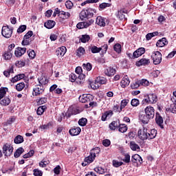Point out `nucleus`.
<instances>
[{"label": "nucleus", "mask_w": 176, "mask_h": 176, "mask_svg": "<svg viewBox=\"0 0 176 176\" xmlns=\"http://www.w3.org/2000/svg\"><path fill=\"white\" fill-rule=\"evenodd\" d=\"M65 6L67 9H72V7L74 6V3L71 1H67L65 3Z\"/></svg>", "instance_id": "338daca9"}, {"label": "nucleus", "mask_w": 176, "mask_h": 176, "mask_svg": "<svg viewBox=\"0 0 176 176\" xmlns=\"http://www.w3.org/2000/svg\"><path fill=\"white\" fill-rule=\"evenodd\" d=\"M115 52H116V53H121L122 52V45L119 43H117L114 45L113 47Z\"/></svg>", "instance_id": "5fc2aeb1"}, {"label": "nucleus", "mask_w": 176, "mask_h": 176, "mask_svg": "<svg viewBox=\"0 0 176 176\" xmlns=\"http://www.w3.org/2000/svg\"><path fill=\"white\" fill-rule=\"evenodd\" d=\"M6 91H8V88L6 87H1L0 88V100L6 96Z\"/></svg>", "instance_id": "58836bf2"}, {"label": "nucleus", "mask_w": 176, "mask_h": 176, "mask_svg": "<svg viewBox=\"0 0 176 176\" xmlns=\"http://www.w3.org/2000/svg\"><path fill=\"white\" fill-rule=\"evenodd\" d=\"M146 115L150 118V119H153L155 118V109L152 107H147L145 109Z\"/></svg>", "instance_id": "ddd939ff"}, {"label": "nucleus", "mask_w": 176, "mask_h": 176, "mask_svg": "<svg viewBox=\"0 0 176 176\" xmlns=\"http://www.w3.org/2000/svg\"><path fill=\"white\" fill-rule=\"evenodd\" d=\"M38 85L40 86H45V85H47L49 83V80H47V78L45 76H41L38 78Z\"/></svg>", "instance_id": "5701e85b"}, {"label": "nucleus", "mask_w": 176, "mask_h": 176, "mask_svg": "<svg viewBox=\"0 0 176 176\" xmlns=\"http://www.w3.org/2000/svg\"><path fill=\"white\" fill-rule=\"evenodd\" d=\"M118 130L120 131V133H126V131H127V125L124 124H121L118 126Z\"/></svg>", "instance_id": "a19ab883"}, {"label": "nucleus", "mask_w": 176, "mask_h": 176, "mask_svg": "<svg viewBox=\"0 0 176 176\" xmlns=\"http://www.w3.org/2000/svg\"><path fill=\"white\" fill-rule=\"evenodd\" d=\"M85 48L83 47H80L77 50H76V53H77V56H78V57H80V56H83V54H85Z\"/></svg>", "instance_id": "de8ad7c7"}, {"label": "nucleus", "mask_w": 176, "mask_h": 176, "mask_svg": "<svg viewBox=\"0 0 176 176\" xmlns=\"http://www.w3.org/2000/svg\"><path fill=\"white\" fill-rule=\"evenodd\" d=\"M45 91V87L42 85H37L33 89V96H41Z\"/></svg>", "instance_id": "1a4fd4ad"}, {"label": "nucleus", "mask_w": 176, "mask_h": 176, "mask_svg": "<svg viewBox=\"0 0 176 176\" xmlns=\"http://www.w3.org/2000/svg\"><path fill=\"white\" fill-rule=\"evenodd\" d=\"M45 109H46V106H40L36 111L37 115L38 116L43 115Z\"/></svg>", "instance_id": "a18cd8bd"}, {"label": "nucleus", "mask_w": 176, "mask_h": 176, "mask_svg": "<svg viewBox=\"0 0 176 176\" xmlns=\"http://www.w3.org/2000/svg\"><path fill=\"white\" fill-rule=\"evenodd\" d=\"M157 131L156 129H151L150 132H148V140H153L156 138Z\"/></svg>", "instance_id": "a878e982"}, {"label": "nucleus", "mask_w": 176, "mask_h": 176, "mask_svg": "<svg viewBox=\"0 0 176 176\" xmlns=\"http://www.w3.org/2000/svg\"><path fill=\"white\" fill-rule=\"evenodd\" d=\"M10 98H9L8 97H5L3 99L0 100V104L3 107H8V105L10 104Z\"/></svg>", "instance_id": "bb28decb"}, {"label": "nucleus", "mask_w": 176, "mask_h": 176, "mask_svg": "<svg viewBox=\"0 0 176 176\" xmlns=\"http://www.w3.org/2000/svg\"><path fill=\"white\" fill-rule=\"evenodd\" d=\"M140 86H149V81L146 79L139 80Z\"/></svg>", "instance_id": "864d4df0"}, {"label": "nucleus", "mask_w": 176, "mask_h": 176, "mask_svg": "<svg viewBox=\"0 0 176 176\" xmlns=\"http://www.w3.org/2000/svg\"><path fill=\"white\" fill-rule=\"evenodd\" d=\"M155 123L160 129H164L163 117L159 113H156L155 114Z\"/></svg>", "instance_id": "9b49d317"}, {"label": "nucleus", "mask_w": 176, "mask_h": 176, "mask_svg": "<svg viewBox=\"0 0 176 176\" xmlns=\"http://www.w3.org/2000/svg\"><path fill=\"white\" fill-rule=\"evenodd\" d=\"M25 30H27V25H21V26L17 29V32H18V34H22V32H23Z\"/></svg>", "instance_id": "680f3d73"}, {"label": "nucleus", "mask_w": 176, "mask_h": 176, "mask_svg": "<svg viewBox=\"0 0 176 176\" xmlns=\"http://www.w3.org/2000/svg\"><path fill=\"white\" fill-rule=\"evenodd\" d=\"M131 104L132 107H138L140 105V100L138 99H132Z\"/></svg>", "instance_id": "bf43d9fd"}, {"label": "nucleus", "mask_w": 176, "mask_h": 176, "mask_svg": "<svg viewBox=\"0 0 176 176\" xmlns=\"http://www.w3.org/2000/svg\"><path fill=\"white\" fill-rule=\"evenodd\" d=\"M159 35V32H153L152 33H148L146 35V39L147 41H151L153 36H157Z\"/></svg>", "instance_id": "72a5a7b5"}, {"label": "nucleus", "mask_w": 176, "mask_h": 176, "mask_svg": "<svg viewBox=\"0 0 176 176\" xmlns=\"http://www.w3.org/2000/svg\"><path fill=\"white\" fill-rule=\"evenodd\" d=\"M166 112H171L172 113H176V104H172L169 108L166 109Z\"/></svg>", "instance_id": "ea45409f"}, {"label": "nucleus", "mask_w": 176, "mask_h": 176, "mask_svg": "<svg viewBox=\"0 0 176 176\" xmlns=\"http://www.w3.org/2000/svg\"><path fill=\"white\" fill-rule=\"evenodd\" d=\"M122 160L124 162V163H130V155L125 154Z\"/></svg>", "instance_id": "774afa93"}, {"label": "nucleus", "mask_w": 176, "mask_h": 176, "mask_svg": "<svg viewBox=\"0 0 176 176\" xmlns=\"http://www.w3.org/2000/svg\"><path fill=\"white\" fill-rule=\"evenodd\" d=\"M119 127V124H118V121H113L110 124H109V129L111 130H116Z\"/></svg>", "instance_id": "37998d69"}, {"label": "nucleus", "mask_w": 176, "mask_h": 176, "mask_svg": "<svg viewBox=\"0 0 176 176\" xmlns=\"http://www.w3.org/2000/svg\"><path fill=\"white\" fill-rule=\"evenodd\" d=\"M78 100L80 102H82V104L90 102L91 101H93V96L90 94H83L79 97Z\"/></svg>", "instance_id": "6e6552de"}, {"label": "nucleus", "mask_w": 176, "mask_h": 176, "mask_svg": "<svg viewBox=\"0 0 176 176\" xmlns=\"http://www.w3.org/2000/svg\"><path fill=\"white\" fill-rule=\"evenodd\" d=\"M143 101L146 104H156L157 102V96L154 94H149Z\"/></svg>", "instance_id": "20e7f679"}, {"label": "nucleus", "mask_w": 176, "mask_h": 176, "mask_svg": "<svg viewBox=\"0 0 176 176\" xmlns=\"http://www.w3.org/2000/svg\"><path fill=\"white\" fill-rule=\"evenodd\" d=\"M82 67L87 70V71H91L92 66L90 64V63H87V64L84 63L82 65Z\"/></svg>", "instance_id": "0e129e2a"}, {"label": "nucleus", "mask_w": 176, "mask_h": 176, "mask_svg": "<svg viewBox=\"0 0 176 176\" xmlns=\"http://www.w3.org/2000/svg\"><path fill=\"white\" fill-rule=\"evenodd\" d=\"M82 129L80 127L72 128L69 131L70 135L75 136L80 134Z\"/></svg>", "instance_id": "a211bd4d"}, {"label": "nucleus", "mask_w": 176, "mask_h": 176, "mask_svg": "<svg viewBox=\"0 0 176 176\" xmlns=\"http://www.w3.org/2000/svg\"><path fill=\"white\" fill-rule=\"evenodd\" d=\"M69 80H70V82H75V80H78V76H76L74 73H72L69 75Z\"/></svg>", "instance_id": "4d7b16f0"}, {"label": "nucleus", "mask_w": 176, "mask_h": 176, "mask_svg": "<svg viewBox=\"0 0 176 176\" xmlns=\"http://www.w3.org/2000/svg\"><path fill=\"white\" fill-rule=\"evenodd\" d=\"M144 53L145 49L144 47H140L133 52L132 58H138V57H141Z\"/></svg>", "instance_id": "dca6fc26"}, {"label": "nucleus", "mask_w": 176, "mask_h": 176, "mask_svg": "<svg viewBox=\"0 0 176 176\" xmlns=\"http://www.w3.org/2000/svg\"><path fill=\"white\" fill-rule=\"evenodd\" d=\"M87 124V119L86 118H81L78 121V124L80 126H82V127L86 126Z\"/></svg>", "instance_id": "6e6d98bb"}, {"label": "nucleus", "mask_w": 176, "mask_h": 176, "mask_svg": "<svg viewBox=\"0 0 176 176\" xmlns=\"http://www.w3.org/2000/svg\"><path fill=\"white\" fill-rule=\"evenodd\" d=\"M65 53H67V47L65 46H62L61 47L58 48V50H56L57 56H60V57H63Z\"/></svg>", "instance_id": "b1692460"}, {"label": "nucleus", "mask_w": 176, "mask_h": 176, "mask_svg": "<svg viewBox=\"0 0 176 176\" xmlns=\"http://www.w3.org/2000/svg\"><path fill=\"white\" fill-rule=\"evenodd\" d=\"M94 13H97V10L93 9L91 8L83 10L80 13V19L82 21L89 20V19H91V17H94Z\"/></svg>", "instance_id": "f257e3e1"}, {"label": "nucleus", "mask_w": 176, "mask_h": 176, "mask_svg": "<svg viewBox=\"0 0 176 176\" xmlns=\"http://www.w3.org/2000/svg\"><path fill=\"white\" fill-rule=\"evenodd\" d=\"M94 159H96V157L89 153V155L85 158V162L87 164H90V163H93V162H94Z\"/></svg>", "instance_id": "c756f323"}, {"label": "nucleus", "mask_w": 176, "mask_h": 176, "mask_svg": "<svg viewBox=\"0 0 176 176\" xmlns=\"http://www.w3.org/2000/svg\"><path fill=\"white\" fill-rule=\"evenodd\" d=\"M167 43H168V42L167 41V39L166 38H162L161 40H159L157 42L156 46L157 47H163L166 46V45H167Z\"/></svg>", "instance_id": "aec40b11"}, {"label": "nucleus", "mask_w": 176, "mask_h": 176, "mask_svg": "<svg viewBox=\"0 0 176 176\" xmlns=\"http://www.w3.org/2000/svg\"><path fill=\"white\" fill-rule=\"evenodd\" d=\"M24 87H25V84L24 82H19L16 85L17 91H21Z\"/></svg>", "instance_id": "49530a36"}, {"label": "nucleus", "mask_w": 176, "mask_h": 176, "mask_svg": "<svg viewBox=\"0 0 176 176\" xmlns=\"http://www.w3.org/2000/svg\"><path fill=\"white\" fill-rule=\"evenodd\" d=\"M34 153H35V151L34 150H30V152L23 155V159H28V157H31L34 156Z\"/></svg>", "instance_id": "3c124183"}, {"label": "nucleus", "mask_w": 176, "mask_h": 176, "mask_svg": "<svg viewBox=\"0 0 176 176\" xmlns=\"http://www.w3.org/2000/svg\"><path fill=\"white\" fill-rule=\"evenodd\" d=\"M28 54L30 58H31L32 60L35 58V56H36V54H35V51L32 50H28Z\"/></svg>", "instance_id": "603ef678"}, {"label": "nucleus", "mask_w": 176, "mask_h": 176, "mask_svg": "<svg viewBox=\"0 0 176 176\" xmlns=\"http://www.w3.org/2000/svg\"><path fill=\"white\" fill-rule=\"evenodd\" d=\"M124 10H120L118 11L117 14H116V16L118 17V19H119L120 20H124L126 16L124 15Z\"/></svg>", "instance_id": "2f4dec72"}, {"label": "nucleus", "mask_w": 176, "mask_h": 176, "mask_svg": "<svg viewBox=\"0 0 176 176\" xmlns=\"http://www.w3.org/2000/svg\"><path fill=\"white\" fill-rule=\"evenodd\" d=\"M129 101L130 100H129L128 99H124L121 101L119 112H122V109H123V108H124L127 105V103L129 102Z\"/></svg>", "instance_id": "79ce46f5"}, {"label": "nucleus", "mask_w": 176, "mask_h": 176, "mask_svg": "<svg viewBox=\"0 0 176 176\" xmlns=\"http://www.w3.org/2000/svg\"><path fill=\"white\" fill-rule=\"evenodd\" d=\"M151 119L146 114H142L140 116V120H141L142 123L144 124H148L149 123V120Z\"/></svg>", "instance_id": "4be33fe9"}, {"label": "nucleus", "mask_w": 176, "mask_h": 176, "mask_svg": "<svg viewBox=\"0 0 176 176\" xmlns=\"http://www.w3.org/2000/svg\"><path fill=\"white\" fill-rule=\"evenodd\" d=\"M22 153H24V148H23V147H19L14 153V157L17 159V157L21 156Z\"/></svg>", "instance_id": "7c9ffc66"}, {"label": "nucleus", "mask_w": 176, "mask_h": 176, "mask_svg": "<svg viewBox=\"0 0 176 176\" xmlns=\"http://www.w3.org/2000/svg\"><path fill=\"white\" fill-rule=\"evenodd\" d=\"M141 86L140 84V80H137L136 82L132 83L131 85V89H138V87Z\"/></svg>", "instance_id": "052dcab7"}, {"label": "nucleus", "mask_w": 176, "mask_h": 176, "mask_svg": "<svg viewBox=\"0 0 176 176\" xmlns=\"http://www.w3.org/2000/svg\"><path fill=\"white\" fill-rule=\"evenodd\" d=\"M96 82L99 85H105L107 83V78L105 77H98Z\"/></svg>", "instance_id": "f704fd0d"}, {"label": "nucleus", "mask_w": 176, "mask_h": 176, "mask_svg": "<svg viewBox=\"0 0 176 176\" xmlns=\"http://www.w3.org/2000/svg\"><path fill=\"white\" fill-rule=\"evenodd\" d=\"M33 173L34 176H42L43 174L39 169H34Z\"/></svg>", "instance_id": "69168bd1"}, {"label": "nucleus", "mask_w": 176, "mask_h": 176, "mask_svg": "<svg viewBox=\"0 0 176 176\" xmlns=\"http://www.w3.org/2000/svg\"><path fill=\"white\" fill-rule=\"evenodd\" d=\"M130 148L132 151H138L140 149V146L135 143V142H130Z\"/></svg>", "instance_id": "4c0bfd02"}, {"label": "nucleus", "mask_w": 176, "mask_h": 176, "mask_svg": "<svg viewBox=\"0 0 176 176\" xmlns=\"http://www.w3.org/2000/svg\"><path fill=\"white\" fill-rule=\"evenodd\" d=\"M131 162H133V163H138V162L139 163H141V162H142V158H141L140 155L135 154L131 157Z\"/></svg>", "instance_id": "cd10ccee"}, {"label": "nucleus", "mask_w": 176, "mask_h": 176, "mask_svg": "<svg viewBox=\"0 0 176 176\" xmlns=\"http://www.w3.org/2000/svg\"><path fill=\"white\" fill-rule=\"evenodd\" d=\"M151 58L154 65H159L162 63V53L159 51H155L151 54Z\"/></svg>", "instance_id": "f03ea898"}, {"label": "nucleus", "mask_w": 176, "mask_h": 176, "mask_svg": "<svg viewBox=\"0 0 176 176\" xmlns=\"http://www.w3.org/2000/svg\"><path fill=\"white\" fill-rule=\"evenodd\" d=\"M61 171V166H60V165L56 166L54 168V174H56V175H58L60 174Z\"/></svg>", "instance_id": "e2e57ef3"}, {"label": "nucleus", "mask_w": 176, "mask_h": 176, "mask_svg": "<svg viewBox=\"0 0 176 176\" xmlns=\"http://www.w3.org/2000/svg\"><path fill=\"white\" fill-rule=\"evenodd\" d=\"M1 34L4 38H10L13 34V30L9 26H3Z\"/></svg>", "instance_id": "423d86ee"}, {"label": "nucleus", "mask_w": 176, "mask_h": 176, "mask_svg": "<svg viewBox=\"0 0 176 176\" xmlns=\"http://www.w3.org/2000/svg\"><path fill=\"white\" fill-rule=\"evenodd\" d=\"M14 144H22V142H24V138L19 135L14 138Z\"/></svg>", "instance_id": "c9c22d12"}, {"label": "nucleus", "mask_w": 176, "mask_h": 176, "mask_svg": "<svg viewBox=\"0 0 176 176\" xmlns=\"http://www.w3.org/2000/svg\"><path fill=\"white\" fill-rule=\"evenodd\" d=\"M101 152V150L98 147H96L90 151V153L93 155L95 157L96 155H98Z\"/></svg>", "instance_id": "c03bdc74"}, {"label": "nucleus", "mask_w": 176, "mask_h": 176, "mask_svg": "<svg viewBox=\"0 0 176 176\" xmlns=\"http://www.w3.org/2000/svg\"><path fill=\"white\" fill-rule=\"evenodd\" d=\"M3 153L6 157H9L13 153V146L9 143H6L3 146Z\"/></svg>", "instance_id": "7ed1b4c3"}, {"label": "nucleus", "mask_w": 176, "mask_h": 176, "mask_svg": "<svg viewBox=\"0 0 176 176\" xmlns=\"http://www.w3.org/2000/svg\"><path fill=\"white\" fill-rule=\"evenodd\" d=\"M149 64H151V60L146 58H142L136 62L137 67L149 65Z\"/></svg>", "instance_id": "2eb2a0df"}, {"label": "nucleus", "mask_w": 176, "mask_h": 176, "mask_svg": "<svg viewBox=\"0 0 176 176\" xmlns=\"http://www.w3.org/2000/svg\"><path fill=\"white\" fill-rule=\"evenodd\" d=\"M94 171L97 173L98 174H105L107 173V168H103L101 166H98L94 168Z\"/></svg>", "instance_id": "473e14b6"}, {"label": "nucleus", "mask_w": 176, "mask_h": 176, "mask_svg": "<svg viewBox=\"0 0 176 176\" xmlns=\"http://www.w3.org/2000/svg\"><path fill=\"white\" fill-rule=\"evenodd\" d=\"M79 110L76 108H74V107H70L68 109V111L66 112V116L67 118H71L72 115H77V113H79Z\"/></svg>", "instance_id": "4468645a"}, {"label": "nucleus", "mask_w": 176, "mask_h": 176, "mask_svg": "<svg viewBox=\"0 0 176 176\" xmlns=\"http://www.w3.org/2000/svg\"><path fill=\"white\" fill-rule=\"evenodd\" d=\"M102 50H104V52H107V50H108V45H104L102 47H98L96 45H93L90 47V50L93 54L100 53Z\"/></svg>", "instance_id": "9d476101"}, {"label": "nucleus", "mask_w": 176, "mask_h": 176, "mask_svg": "<svg viewBox=\"0 0 176 176\" xmlns=\"http://www.w3.org/2000/svg\"><path fill=\"white\" fill-rule=\"evenodd\" d=\"M94 23V19H89L87 21H84V26L85 28H89L90 25Z\"/></svg>", "instance_id": "8fccbe9b"}, {"label": "nucleus", "mask_w": 176, "mask_h": 176, "mask_svg": "<svg viewBox=\"0 0 176 176\" xmlns=\"http://www.w3.org/2000/svg\"><path fill=\"white\" fill-rule=\"evenodd\" d=\"M104 74L106 76H113L116 74V69L113 68V67H108L104 69Z\"/></svg>", "instance_id": "f8f14e48"}, {"label": "nucleus", "mask_w": 176, "mask_h": 176, "mask_svg": "<svg viewBox=\"0 0 176 176\" xmlns=\"http://www.w3.org/2000/svg\"><path fill=\"white\" fill-rule=\"evenodd\" d=\"M130 85V79L127 76H124L122 80H121V87H126Z\"/></svg>", "instance_id": "6ab92c4d"}, {"label": "nucleus", "mask_w": 176, "mask_h": 176, "mask_svg": "<svg viewBox=\"0 0 176 176\" xmlns=\"http://www.w3.org/2000/svg\"><path fill=\"white\" fill-rule=\"evenodd\" d=\"M24 78H25V74H20L12 78L11 79V82L12 83H16V82H18V80H21V79H24Z\"/></svg>", "instance_id": "412c9836"}, {"label": "nucleus", "mask_w": 176, "mask_h": 176, "mask_svg": "<svg viewBox=\"0 0 176 176\" xmlns=\"http://www.w3.org/2000/svg\"><path fill=\"white\" fill-rule=\"evenodd\" d=\"M96 23L100 27H105L107 24H109V20L102 16H97Z\"/></svg>", "instance_id": "0eeeda50"}, {"label": "nucleus", "mask_w": 176, "mask_h": 176, "mask_svg": "<svg viewBox=\"0 0 176 176\" xmlns=\"http://www.w3.org/2000/svg\"><path fill=\"white\" fill-rule=\"evenodd\" d=\"M56 25V22L54 21L49 20L47 22H45L44 23V27L45 28H47L48 30H51V28H53Z\"/></svg>", "instance_id": "393cba45"}, {"label": "nucleus", "mask_w": 176, "mask_h": 176, "mask_svg": "<svg viewBox=\"0 0 176 176\" xmlns=\"http://www.w3.org/2000/svg\"><path fill=\"white\" fill-rule=\"evenodd\" d=\"M59 17H60V19H63V20H67V19H69V17H71V14L69 12L60 11Z\"/></svg>", "instance_id": "c85d7f7f"}, {"label": "nucleus", "mask_w": 176, "mask_h": 176, "mask_svg": "<svg viewBox=\"0 0 176 176\" xmlns=\"http://www.w3.org/2000/svg\"><path fill=\"white\" fill-rule=\"evenodd\" d=\"M25 52H27V48L25 47H18L14 52V54L16 57H21L23 54H25Z\"/></svg>", "instance_id": "f3484780"}, {"label": "nucleus", "mask_w": 176, "mask_h": 176, "mask_svg": "<svg viewBox=\"0 0 176 176\" xmlns=\"http://www.w3.org/2000/svg\"><path fill=\"white\" fill-rule=\"evenodd\" d=\"M3 57L5 60H10V58H12V52L10 51H7L6 52H5Z\"/></svg>", "instance_id": "09e8293b"}, {"label": "nucleus", "mask_w": 176, "mask_h": 176, "mask_svg": "<svg viewBox=\"0 0 176 176\" xmlns=\"http://www.w3.org/2000/svg\"><path fill=\"white\" fill-rule=\"evenodd\" d=\"M80 41L82 43H86V42H89V41H90V36H89L88 34L82 35L80 38Z\"/></svg>", "instance_id": "e433bc0d"}, {"label": "nucleus", "mask_w": 176, "mask_h": 176, "mask_svg": "<svg viewBox=\"0 0 176 176\" xmlns=\"http://www.w3.org/2000/svg\"><path fill=\"white\" fill-rule=\"evenodd\" d=\"M138 135L140 140H142V141L148 140V129L145 128V126H143L142 129H139Z\"/></svg>", "instance_id": "39448f33"}, {"label": "nucleus", "mask_w": 176, "mask_h": 176, "mask_svg": "<svg viewBox=\"0 0 176 176\" xmlns=\"http://www.w3.org/2000/svg\"><path fill=\"white\" fill-rule=\"evenodd\" d=\"M123 165V162H119L116 160H113V167H120V166Z\"/></svg>", "instance_id": "13d9d810"}]
</instances>
